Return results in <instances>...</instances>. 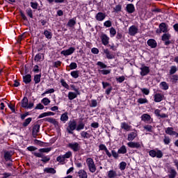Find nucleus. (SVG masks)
I'll use <instances>...</instances> for the list:
<instances>
[{
	"label": "nucleus",
	"mask_w": 178,
	"mask_h": 178,
	"mask_svg": "<svg viewBox=\"0 0 178 178\" xmlns=\"http://www.w3.org/2000/svg\"><path fill=\"white\" fill-rule=\"evenodd\" d=\"M138 136L137 134V130H134V131L131 132L128 134L127 140L128 141H134V140Z\"/></svg>",
	"instance_id": "f3484780"
},
{
	"label": "nucleus",
	"mask_w": 178,
	"mask_h": 178,
	"mask_svg": "<svg viewBox=\"0 0 178 178\" xmlns=\"http://www.w3.org/2000/svg\"><path fill=\"white\" fill-rule=\"evenodd\" d=\"M77 93L73 92H69L68 93V99L70 101H73V99L77 98Z\"/></svg>",
	"instance_id": "72a5a7b5"
},
{
	"label": "nucleus",
	"mask_w": 178,
	"mask_h": 178,
	"mask_svg": "<svg viewBox=\"0 0 178 178\" xmlns=\"http://www.w3.org/2000/svg\"><path fill=\"white\" fill-rule=\"evenodd\" d=\"M44 54L42 53H38L34 57L35 62H42L44 60Z\"/></svg>",
	"instance_id": "aec40b11"
},
{
	"label": "nucleus",
	"mask_w": 178,
	"mask_h": 178,
	"mask_svg": "<svg viewBox=\"0 0 178 178\" xmlns=\"http://www.w3.org/2000/svg\"><path fill=\"white\" fill-rule=\"evenodd\" d=\"M140 91L145 95H149V89L147 88H140Z\"/></svg>",
	"instance_id": "6e6d98bb"
},
{
	"label": "nucleus",
	"mask_w": 178,
	"mask_h": 178,
	"mask_svg": "<svg viewBox=\"0 0 178 178\" xmlns=\"http://www.w3.org/2000/svg\"><path fill=\"white\" fill-rule=\"evenodd\" d=\"M154 102H161L163 101V98H165V95L162 93H156L154 96Z\"/></svg>",
	"instance_id": "2eb2a0df"
},
{
	"label": "nucleus",
	"mask_w": 178,
	"mask_h": 178,
	"mask_svg": "<svg viewBox=\"0 0 178 178\" xmlns=\"http://www.w3.org/2000/svg\"><path fill=\"white\" fill-rule=\"evenodd\" d=\"M128 31H129L128 34L129 35L134 37V35H136V34H137L138 33V28H137V26H136V25H132L129 28Z\"/></svg>",
	"instance_id": "1a4fd4ad"
},
{
	"label": "nucleus",
	"mask_w": 178,
	"mask_h": 178,
	"mask_svg": "<svg viewBox=\"0 0 178 178\" xmlns=\"http://www.w3.org/2000/svg\"><path fill=\"white\" fill-rule=\"evenodd\" d=\"M31 7L32 8V9H38V3H37V1L35 2H33L31 1L30 3Z\"/></svg>",
	"instance_id": "69168bd1"
},
{
	"label": "nucleus",
	"mask_w": 178,
	"mask_h": 178,
	"mask_svg": "<svg viewBox=\"0 0 178 178\" xmlns=\"http://www.w3.org/2000/svg\"><path fill=\"white\" fill-rule=\"evenodd\" d=\"M121 129L126 130V131H130L131 129V126L129 125L127 122H122L121 123Z\"/></svg>",
	"instance_id": "cd10ccee"
},
{
	"label": "nucleus",
	"mask_w": 178,
	"mask_h": 178,
	"mask_svg": "<svg viewBox=\"0 0 178 178\" xmlns=\"http://www.w3.org/2000/svg\"><path fill=\"white\" fill-rule=\"evenodd\" d=\"M114 12L118 13V12H122V5L118 4L113 8Z\"/></svg>",
	"instance_id": "bf43d9fd"
},
{
	"label": "nucleus",
	"mask_w": 178,
	"mask_h": 178,
	"mask_svg": "<svg viewBox=\"0 0 178 178\" xmlns=\"http://www.w3.org/2000/svg\"><path fill=\"white\" fill-rule=\"evenodd\" d=\"M100 38L102 40V43L103 45H108L109 44V38L108 37V35L105 33H102V35L100 36Z\"/></svg>",
	"instance_id": "4468645a"
},
{
	"label": "nucleus",
	"mask_w": 178,
	"mask_h": 178,
	"mask_svg": "<svg viewBox=\"0 0 178 178\" xmlns=\"http://www.w3.org/2000/svg\"><path fill=\"white\" fill-rule=\"evenodd\" d=\"M67 26L68 27H73L74 26H76V20L74 19H71L68 21Z\"/></svg>",
	"instance_id": "8fccbe9b"
},
{
	"label": "nucleus",
	"mask_w": 178,
	"mask_h": 178,
	"mask_svg": "<svg viewBox=\"0 0 178 178\" xmlns=\"http://www.w3.org/2000/svg\"><path fill=\"white\" fill-rule=\"evenodd\" d=\"M177 70H178L177 67H176V65H172L170 67L169 74L170 75H173V74H175V73H176V72H177Z\"/></svg>",
	"instance_id": "c03bdc74"
},
{
	"label": "nucleus",
	"mask_w": 178,
	"mask_h": 178,
	"mask_svg": "<svg viewBox=\"0 0 178 178\" xmlns=\"http://www.w3.org/2000/svg\"><path fill=\"white\" fill-rule=\"evenodd\" d=\"M81 136L82 137V138H90V137H91V135L88 134V132L83 131L81 132Z\"/></svg>",
	"instance_id": "37998d69"
},
{
	"label": "nucleus",
	"mask_w": 178,
	"mask_h": 178,
	"mask_svg": "<svg viewBox=\"0 0 178 178\" xmlns=\"http://www.w3.org/2000/svg\"><path fill=\"white\" fill-rule=\"evenodd\" d=\"M170 175H168L169 178H175L177 175V172L176 170L171 168L169 171Z\"/></svg>",
	"instance_id": "c756f323"
},
{
	"label": "nucleus",
	"mask_w": 178,
	"mask_h": 178,
	"mask_svg": "<svg viewBox=\"0 0 178 178\" xmlns=\"http://www.w3.org/2000/svg\"><path fill=\"white\" fill-rule=\"evenodd\" d=\"M60 83H61V86L63 87H64V88H66L67 90H69L70 89V86H69V84H67V83H66L65 81V79H61L60 80Z\"/></svg>",
	"instance_id": "603ef678"
},
{
	"label": "nucleus",
	"mask_w": 178,
	"mask_h": 178,
	"mask_svg": "<svg viewBox=\"0 0 178 178\" xmlns=\"http://www.w3.org/2000/svg\"><path fill=\"white\" fill-rule=\"evenodd\" d=\"M111 72H112V70H99V73H101V74H103L104 76H106V74H110Z\"/></svg>",
	"instance_id": "3c124183"
},
{
	"label": "nucleus",
	"mask_w": 178,
	"mask_h": 178,
	"mask_svg": "<svg viewBox=\"0 0 178 178\" xmlns=\"http://www.w3.org/2000/svg\"><path fill=\"white\" fill-rule=\"evenodd\" d=\"M44 172L46 173H51V175H55V173H56V170H55L54 168H44Z\"/></svg>",
	"instance_id": "4c0bfd02"
},
{
	"label": "nucleus",
	"mask_w": 178,
	"mask_h": 178,
	"mask_svg": "<svg viewBox=\"0 0 178 178\" xmlns=\"http://www.w3.org/2000/svg\"><path fill=\"white\" fill-rule=\"evenodd\" d=\"M15 155V151L9 150V151H5L3 154V158L4 161L6 162H9V160Z\"/></svg>",
	"instance_id": "6e6552de"
},
{
	"label": "nucleus",
	"mask_w": 178,
	"mask_h": 178,
	"mask_svg": "<svg viewBox=\"0 0 178 178\" xmlns=\"http://www.w3.org/2000/svg\"><path fill=\"white\" fill-rule=\"evenodd\" d=\"M86 124H84V122H83V119L79 120L78 124L76 125V131L84 130Z\"/></svg>",
	"instance_id": "6ab92c4d"
},
{
	"label": "nucleus",
	"mask_w": 178,
	"mask_h": 178,
	"mask_svg": "<svg viewBox=\"0 0 178 178\" xmlns=\"http://www.w3.org/2000/svg\"><path fill=\"white\" fill-rule=\"evenodd\" d=\"M119 152H116V150L113 149L111 150V156L114 157V159H118L119 158Z\"/></svg>",
	"instance_id": "09e8293b"
},
{
	"label": "nucleus",
	"mask_w": 178,
	"mask_h": 178,
	"mask_svg": "<svg viewBox=\"0 0 178 178\" xmlns=\"http://www.w3.org/2000/svg\"><path fill=\"white\" fill-rule=\"evenodd\" d=\"M138 104H139L140 105H143L144 104H148V99H147V98H139L137 100Z\"/></svg>",
	"instance_id": "a19ab883"
},
{
	"label": "nucleus",
	"mask_w": 178,
	"mask_h": 178,
	"mask_svg": "<svg viewBox=\"0 0 178 178\" xmlns=\"http://www.w3.org/2000/svg\"><path fill=\"white\" fill-rule=\"evenodd\" d=\"M125 10L127 13H134V12H136V7L134 6V4L129 3L127 5Z\"/></svg>",
	"instance_id": "ddd939ff"
},
{
	"label": "nucleus",
	"mask_w": 178,
	"mask_h": 178,
	"mask_svg": "<svg viewBox=\"0 0 178 178\" xmlns=\"http://www.w3.org/2000/svg\"><path fill=\"white\" fill-rule=\"evenodd\" d=\"M126 166H127V163H126V162H124V161H122L120 163V170H124V169H126Z\"/></svg>",
	"instance_id": "e2e57ef3"
},
{
	"label": "nucleus",
	"mask_w": 178,
	"mask_h": 178,
	"mask_svg": "<svg viewBox=\"0 0 178 178\" xmlns=\"http://www.w3.org/2000/svg\"><path fill=\"white\" fill-rule=\"evenodd\" d=\"M28 104H29V99L27 98V97H24L23 99L21 100L22 108H24V109H26V108H27Z\"/></svg>",
	"instance_id": "393cba45"
},
{
	"label": "nucleus",
	"mask_w": 178,
	"mask_h": 178,
	"mask_svg": "<svg viewBox=\"0 0 178 178\" xmlns=\"http://www.w3.org/2000/svg\"><path fill=\"white\" fill-rule=\"evenodd\" d=\"M43 34L47 38V40H51V38H52V33L48 30H44Z\"/></svg>",
	"instance_id": "58836bf2"
},
{
	"label": "nucleus",
	"mask_w": 178,
	"mask_h": 178,
	"mask_svg": "<svg viewBox=\"0 0 178 178\" xmlns=\"http://www.w3.org/2000/svg\"><path fill=\"white\" fill-rule=\"evenodd\" d=\"M171 80L172 83H177L178 81V75L177 74H172Z\"/></svg>",
	"instance_id": "774afa93"
},
{
	"label": "nucleus",
	"mask_w": 178,
	"mask_h": 178,
	"mask_svg": "<svg viewBox=\"0 0 178 178\" xmlns=\"http://www.w3.org/2000/svg\"><path fill=\"white\" fill-rule=\"evenodd\" d=\"M26 13L27 16H29V17H30L31 19H34V15H33V10L31 9V8H26Z\"/></svg>",
	"instance_id": "e433bc0d"
},
{
	"label": "nucleus",
	"mask_w": 178,
	"mask_h": 178,
	"mask_svg": "<svg viewBox=\"0 0 178 178\" xmlns=\"http://www.w3.org/2000/svg\"><path fill=\"white\" fill-rule=\"evenodd\" d=\"M86 165L90 173H95V172H97V166L95 165V163L94 162V159H92V158H88L86 159Z\"/></svg>",
	"instance_id": "f03ea898"
},
{
	"label": "nucleus",
	"mask_w": 178,
	"mask_h": 178,
	"mask_svg": "<svg viewBox=\"0 0 178 178\" xmlns=\"http://www.w3.org/2000/svg\"><path fill=\"white\" fill-rule=\"evenodd\" d=\"M56 161L57 162H60V163H63L65 162V157L64 156H58L57 158H56Z\"/></svg>",
	"instance_id": "0e129e2a"
},
{
	"label": "nucleus",
	"mask_w": 178,
	"mask_h": 178,
	"mask_svg": "<svg viewBox=\"0 0 178 178\" xmlns=\"http://www.w3.org/2000/svg\"><path fill=\"white\" fill-rule=\"evenodd\" d=\"M79 70L72 71L70 73V75L72 77H73V79H79Z\"/></svg>",
	"instance_id": "49530a36"
},
{
	"label": "nucleus",
	"mask_w": 178,
	"mask_h": 178,
	"mask_svg": "<svg viewBox=\"0 0 178 178\" xmlns=\"http://www.w3.org/2000/svg\"><path fill=\"white\" fill-rule=\"evenodd\" d=\"M77 127V122H76V120L73 119L72 120H70L68 122V126L66 128V131L68 133V134H74V130H76Z\"/></svg>",
	"instance_id": "f257e3e1"
},
{
	"label": "nucleus",
	"mask_w": 178,
	"mask_h": 178,
	"mask_svg": "<svg viewBox=\"0 0 178 178\" xmlns=\"http://www.w3.org/2000/svg\"><path fill=\"white\" fill-rule=\"evenodd\" d=\"M41 102L44 105V106H47V105H49V104H51V100H49L48 97H44L41 100Z\"/></svg>",
	"instance_id": "a18cd8bd"
},
{
	"label": "nucleus",
	"mask_w": 178,
	"mask_h": 178,
	"mask_svg": "<svg viewBox=\"0 0 178 178\" xmlns=\"http://www.w3.org/2000/svg\"><path fill=\"white\" fill-rule=\"evenodd\" d=\"M74 51H76V49L71 47L68 49L61 51V55H63L64 56H69V55L74 54Z\"/></svg>",
	"instance_id": "9d476101"
},
{
	"label": "nucleus",
	"mask_w": 178,
	"mask_h": 178,
	"mask_svg": "<svg viewBox=\"0 0 178 178\" xmlns=\"http://www.w3.org/2000/svg\"><path fill=\"white\" fill-rule=\"evenodd\" d=\"M69 113L65 112L64 113H63L60 115V120H61V122H63V123H66V122H67V120H69Z\"/></svg>",
	"instance_id": "b1692460"
},
{
	"label": "nucleus",
	"mask_w": 178,
	"mask_h": 178,
	"mask_svg": "<svg viewBox=\"0 0 178 178\" xmlns=\"http://www.w3.org/2000/svg\"><path fill=\"white\" fill-rule=\"evenodd\" d=\"M90 108H96L97 105H98V102L95 99H92L90 101Z\"/></svg>",
	"instance_id": "13d9d810"
},
{
	"label": "nucleus",
	"mask_w": 178,
	"mask_h": 178,
	"mask_svg": "<svg viewBox=\"0 0 178 178\" xmlns=\"http://www.w3.org/2000/svg\"><path fill=\"white\" fill-rule=\"evenodd\" d=\"M32 154L36 158H42V159H40V161H41V162H43V163H48V162H49V161H51V157L49 156H45L42 153L32 152Z\"/></svg>",
	"instance_id": "7ed1b4c3"
},
{
	"label": "nucleus",
	"mask_w": 178,
	"mask_h": 178,
	"mask_svg": "<svg viewBox=\"0 0 178 178\" xmlns=\"http://www.w3.org/2000/svg\"><path fill=\"white\" fill-rule=\"evenodd\" d=\"M143 129L146 130V131H149V133H152V127L150 124H147L143 127Z\"/></svg>",
	"instance_id": "864d4df0"
},
{
	"label": "nucleus",
	"mask_w": 178,
	"mask_h": 178,
	"mask_svg": "<svg viewBox=\"0 0 178 178\" xmlns=\"http://www.w3.org/2000/svg\"><path fill=\"white\" fill-rule=\"evenodd\" d=\"M104 52L107 59H115V55H113V54H111L109 49H104Z\"/></svg>",
	"instance_id": "4be33fe9"
},
{
	"label": "nucleus",
	"mask_w": 178,
	"mask_h": 178,
	"mask_svg": "<svg viewBox=\"0 0 178 178\" xmlns=\"http://www.w3.org/2000/svg\"><path fill=\"white\" fill-rule=\"evenodd\" d=\"M141 120H143V122H149L151 120V115L149 114H143L141 116Z\"/></svg>",
	"instance_id": "2f4dec72"
},
{
	"label": "nucleus",
	"mask_w": 178,
	"mask_h": 178,
	"mask_svg": "<svg viewBox=\"0 0 178 178\" xmlns=\"http://www.w3.org/2000/svg\"><path fill=\"white\" fill-rule=\"evenodd\" d=\"M127 145H128L129 148H136V149H140V148H141V144L138 142L131 141L127 143Z\"/></svg>",
	"instance_id": "f8f14e48"
},
{
	"label": "nucleus",
	"mask_w": 178,
	"mask_h": 178,
	"mask_svg": "<svg viewBox=\"0 0 178 178\" xmlns=\"http://www.w3.org/2000/svg\"><path fill=\"white\" fill-rule=\"evenodd\" d=\"M34 143H35V144H36V145H39L40 147H44V144H45V143H44L41 140H39L38 139H35Z\"/></svg>",
	"instance_id": "680f3d73"
},
{
	"label": "nucleus",
	"mask_w": 178,
	"mask_h": 178,
	"mask_svg": "<svg viewBox=\"0 0 178 178\" xmlns=\"http://www.w3.org/2000/svg\"><path fill=\"white\" fill-rule=\"evenodd\" d=\"M118 176V173H116V171L111 170L108 172V178H113L116 177Z\"/></svg>",
	"instance_id": "f704fd0d"
},
{
	"label": "nucleus",
	"mask_w": 178,
	"mask_h": 178,
	"mask_svg": "<svg viewBox=\"0 0 178 178\" xmlns=\"http://www.w3.org/2000/svg\"><path fill=\"white\" fill-rule=\"evenodd\" d=\"M160 86L162 87V90H164V91L169 90V85L165 81L161 82Z\"/></svg>",
	"instance_id": "ea45409f"
},
{
	"label": "nucleus",
	"mask_w": 178,
	"mask_h": 178,
	"mask_svg": "<svg viewBox=\"0 0 178 178\" xmlns=\"http://www.w3.org/2000/svg\"><path fill=\"white\" fill-rule=\"evenodd\" d=\"M115 35H116V29H115L113 27H111L110 29V37L113 38Z\"/></svg>",
	"instance_id": "5fc2aeb1"
},
{
	"label": "nucleus",
	"mask_w": 178,
	"mask_h": 178,
	"mask_svg": "<svg viewBox=\"0 0 178 178\" xmlns=\"http://www.w3.org/2000/svg\"><path fill=\"white\" fill-rule=\"evenodd\" d=\"M44 122H48L49 123H51V124H54V126H57L58 121H56V119L52 118H45L43 119Z\"/></svg>",
	"instance_id": "5701e85b"
},
{
	"label": "nucleus",
	"mask_w": 178,
	"mask_h": 178,
	"mask_svg": "<svg viewBox=\"0 0 178 178\" xmlns=\"http://www.w3.org/2000/svg\"><path fill=\"white\" fill-rule=\"evenodd\" d=\"M32 121H33V118L31 117L25 119L22 123V127H27V126H29V124H30Z\"/></svg>",
	"instance_id": "c85d7f7f"
},
{
	"label": "nucleus",
	"mask_w": 178,
	"mask_h": 178,
	"mask_svg": "<svg viewBox=\"0 0 178 178\" xmlns=\"http://www.w3.org/2000/svg\"><path fill=\"white\" fill-rule=\"evenodd\" d=\"M118 154H127V148H126V146L124 145H122L119 149H118Z\"/></svg>",
	"instance_id": "7c9ffc66"
},
{
	"label": "nucleus",
	"mask_w": 178,
	"mask_h": 178,
	"mask_svg": "<svg viewBox=\"0 0 178 178\" xmlns=\"http://www.w3.org/2000/svg\"><path fill=\"white\" fill-rule=\"evenodd\" d=\"M38 133H40V124H34L32 129V136L33 138H37V136H38Z\"/></svg>",
	"instance_id": "9b49d317"
},
{
	"label": "nucleus",
	"mask_w": 178,
	"mask_h": 178,
	"mask_svg": "<svg viewBox=\"0 0 178 178\" xmlns=\"http://www.w3.org/2000/svg\"><path fill=\"white\" fill-rule=\"evenodd\" d=\"M1 175L2 176L1 178H9V177H12V173L4 172L3 174H1Z\"/></svg>",
	"instance_id": "338daca9"
},
{
	"label": "nucleus",
	"mask_w": 178,
	"mask_h": 178,
	"mask_svg": "<svg viewBox=\"0 0 178 178\" xmlns=\"http://www.w3.org/2000/svg\"><path fill=\"white\" fill-rule=\"evenodd\" d=\"M78 174H79V177L80 178H87L88 177L87 172H86V170H80L78 172Z\"/></svg>",
	"instance_id": "473e14b6"
},
{
	"label": "nucleus",
	"mask_w": 178,
	"mask_h": 178,
	"mask_svg": "<svg viewBox=\"0 0 178 178\" xmlns=\"http://www.w3.org/2000/svg\"><path fill=\"white\" fill-rule=\"evenodd\" d=\"M173 127H167L165 132L168 136H176V131H173Z\"/></svg>",
	"instance_id": "a878e982"
},
{
	"label": "nucleus",
	"mask_w": 178,
	"mask_h": 178,
	"mask_svg": "<svg viewBox=\"0 0 178 178\" xmlns=\"http://www.w3.org/2000/svg\"><path fill=\"white\" fill-rule=\"evenodd\" d=\"M149 155L152 158H159L161 159L163 156V152H162V150L157 149H152L149 152Z\"/></svg>",
	"instance_id": "39448f33"
},
{
	"label": "nucleus",
	"mask_w": 178,
	"mask_h": 178,
	"mask_svg": "<svg viewBox=\"0 0 178 178\" xmlns=\"http://www.w3.org/2000/svg\"><path fill=\"white\" fill-rule=\"evenodd\" d=\"M105 17H106V14H105L102 12H99L95 15V19H96V20H97V22H102L103 20H105Z\"/></svg>",
	"instance_id": "dca6fc26"
},
{
	"label": "nucleus",
	"mask_w": 178,
	"mask_h": 178,
	"mask_svg": "<svg viewBox=\"0 0 178 178\" xmlns=\"http://www.w3.org/2000/svg\"><path fill=\"white\" fill-rule=\"evenodd\" d=\"M23 83L24 84H30L31 83V74H28L22 76Z\"/></svg>",
	"instance_id": "412c9836"
},
{
	"label": "nucleus",
	"mask_w": 178,
	"mask_h": 178,
	"mask_svg": "<svg viewBox=\"0 0 178 178\" xmlns=\"http://www.w3.org/2000/svg\"><path fill=\"white\" fill-rule=\"evenodd\" d=\"M168 29H169V26L165 22H161L159 25V29L156 30V33L157 34H161V33H168L169 31Z\"/></svg>",
	"instance_id": "20e7f679"
},
{
	"label": "nucleus",
	"mask_w": 178,
	"mask_h": 178,
	"mask_svg": "<svg viewBox=\"0 0 178 178\" xmlns=\"http://www.w3.org/2000/svg\"><path fill=\"white\" fill-rule=\"evenodd\" d=\"M67 147L74 152H78V151H80V145L77 142L68 143Z\"/></svg>",
	"instance_id": "0eeeda50"
},
{
	"label": "nucleus",
	"mask_w": 178,
	"mask_h": 178,
	"mask_svg": "<svg viewBox=\"0 0 178 178\" xmlns=\"http://www.w3.org/2000/svg\"><path fill=\"white\" fill-rule=\"evenodd\" d=\"M147 44L149 47H150V48H156V47H158V43L156 42V40H155L154 39H149L147 41Z\"/></svg>",
	"instance_id": "a211bd4d"
},
{
	"label": "nucleus",
	"mask_w": 178,
	"mask_h": 178,
	"mask_svg": "<svg viewBox=\"0 0 178 178\" xmlns=\"http://www.w3.org/2000/svg\"><path fill=\"white\" fill-rule=\"evenodd\" d=\"M96 65L97 66H99L100 69H106V67H108V65H106L102 61H98Z\"/></svg>",
	"instance_id": "de8ad7c7"
},
{
	"label": "nucleus",
	"mask_w": 178,
	"mask_h": 178,
	"mask_svg": "<svg viewBox=\"0 0 178 178\" xmlns=\"http://www.w3.org/2000/svg\"><path fill=\"white\" fill-rule=\"evenodd\" d=\"M69 67L71 70H74V69H77V63H74V62H72L70 65Z\"/></svg>",
	"instance_id": "052dcab7"
},
{
	"label": "nucleus",
	"mask_w": 178,
	"mask_h": 178,
	"mask_svg": "<svg viewBox=\"0 0 178 178\" xmlns=\"http://www.w3.org/2000/svg\"><path fill=\"white\" fill-rule=\"evenodd\" d=\"M161 40L162 41H167L168 40H170V34L164 33L161 36Z\"/></svg>",
	"instance_id": "79ce46f5"
},
{
	"label": "nucleus",
	"mask_w": 178,
	"mask_h": 178,
	"mask_svg": "<svg viewBox=\"0 0 178 178\" xmlns=\"http://www.w3.org/2000/svg\"><path fill=\"white\" fill-rule=\"evenodd\" d=\"M33 81L35 82V84H38V83L41 81V74H35Z\"/></svg>",
	"instance_id": "c9c22d12"
},
{
	"label": "nucleus",
	"mask_w": 178,
	"mask_h": 178,
	"mask_svg": "<svg viewBox=\"0 0 178 178\" xmlns=\"http://www.w3.org/2000/svg\"><path fill=\"white\" fill-rule=\"evenodd\" d=\"M140 76H142V77H144L145 76H148V74H149V72H151V70H149V67L143 64L141 67H140Z\"/></svg>",
	"instance_id": "423d86ee"
},
{
	"label": "nucleus",
	"mask_w": 178,
	"mask_h": 178,
	"mask_svg": "<svg viewBox=\"0 0 178 178\" xmlns=\"http://www.w3.org/2000/svg\"><path fill=\"white\" fill-rule=\"evenodd\" d=\"M163 143L165 145H169V144H170V138H169V136H165L163 139Z\"/></svg>",
	"instance_id": "4d7b16f0"
},
{
	"label": "nucleus",
	"mask_w": 178,
	"mask_h": 178,
	"mask_svg": "<svg viewBox=\"0 0 178 178\" xmlns=\"http://www.w3.org/2000/svg\"><path fill=\"white\" fill-rule=\"evenodd\" d=\"M51 151H52V147L40 148L39 149V152L38 154H48V152H51Z\"/></svg>",
	"instance_id": "bb28decb"
}]
</instances>
